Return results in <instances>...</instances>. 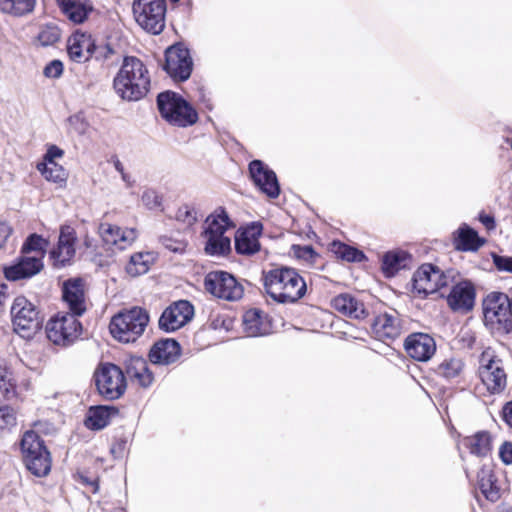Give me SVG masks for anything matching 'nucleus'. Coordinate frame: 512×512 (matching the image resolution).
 <instances>
[{"instance_id":"10","label":"nucleus","mask_w":512,"mask_h":512,"mask_svg":"<svg viewBox=\"0 0 512 512\" xmlns=\"http://www.w3.org/2000/svg\"><path fill=\"white\" fill-rule=\"evenodd\" d=\"M133 14L137 24L154 35L160 34L165 27V0H134Z\"/></svg>"},{"instance_id":"39","label":"nucleus","mask_w":512,"mask_h":512,"mask_svg":"<svg viewBox=\"0 0 512 512\" xmlns=\"http://www.w3.org/2000/svg\"><path fill=\"white\" fill-rule=\"evenodd\" d=\"M330 251L334 253L337 258L348 262H361L365 258V255L360 250L339 241H333L331 243Z\"/></svg>"},{"instance_id":"14","label":"nucleus","mask_w":512,"mask_h":512,"mask_svg":"<svg viewBox=\"0 0 512 512\" xmlns=\"http://www.w3.org/2000/svg\"><path fill=\"white\" fill-rule=\"evenodd\" d=\"M447 285V277L432 264H423L413 275V289L423 297Z\"/></svg>"},{"instance_id":"3","label":"nucleus","mask_w":512,"mask_h":512,"mask_svg":"<svg viewBox=\"0 0 512 512\" xmlns=\"http://www.w3.org/2000/svg\"><path fill=\"white\" fill-rule=\"evenodd\" d=\"M227 211L223 207L216 208L204 222V250L210 256H226L231 251V238L228 230L234 228Z\"/></svg>"},{"instance_id":"57","label":"nucleus","mask_w":512,"mask_h":512,"mask_svg":"<svg viewBox=\"0 0 512 512\" xmlns=\"http://www.w3.org/2000/svg\"><path fill=\"white\" fill-rule=\"evenodd\" d=\"M12 229L9 225H7L4 222H0V248L3 247L4 243L6 242L7 238L11 234Z\"/></svg>"},{"instance_id":"42","label":"nucleus","mask_w":512,"mask_h":512,"mask_svg":"<svg viewBox=\"0 0 512 512\" xmlns=\"http://www.w3.org/2000/svg\"><path fill=\"white\" fill-rule=\"evenodd\" d=\"M463 368V362L458 357H450L449 359H445L439 365V373L447 378H453L459 375Z\"/></svg>"},{"instance_id":"5","label":"nucleus","mask_w":512,"mask_h":512,"mask_svg":"<svg viewBox=\"0 0 512 512\" xmlns=\"http://www.w3.org/2000/svg\"><path fill=\"white\" fill-rule=\"evenodd\" d=\"M149 323V315L145 309L132 307L114 315L109 329L114 337L122 343H134L142 336Z\"/></svg>"},{"instance_id":"54","label":"nucleus","mask_w":512,"mask_h":512,"mask_svg":"<svg viewBox=\"0 0 512 512\" xmlns=\"http://www.w3.org/2000/svg\"><path fill=\"white\" fill-rule=\"evenodd\" d=\"M499 457L506 465L512 464V443L504 442L499 449Z\"/></svg>"},{"instance_id":"20","label":"nucleus","mask_w":512,"mask_h":512,"mask_svg":"<svg viewBox=\"0 0 512 512\" xmlns=\"http://www.w3.org/2000/svg\"><path fill=\"white\" fill-rule=\"evenodd\" d=\"M99 234L106 246L110 249L122 251L131 246L137 238V232L133 228L122 229L118 226L101 223Z\"/></svg>"},{"instance_id":"33","label":"nucleus","mask_w":512,"mask_h":512,"mask_svg":"<svg viewBox=\"0 0 512 512\" xmlns=\"http://www.w3.org/2000/svg\"><path fill=\"white\" fill-rule=\"evenodd\" d=\"M403 345L406 352H436L435 339L428 333H411L405 338Z\"/></svg>"},{"instance_id":"8","label":"nucleus","mask_w":512,"mask_h":512,"mask_svg":"<svg viewBox=\"0 0 512 512\" xmlns=\"http://www.w3.org/2000/svg\"><path fill=\"white\" fill-rule=\"evenodd\" d=\"M93 379L97 392L105 400L120 399L127 390L124 371L112 363H100L94 371Z\"/></svg>"},{"instance_id":"26","label":"nucleus","mask_w":512,"mask_h":512,"mask_svg":"<svg viewBox=\"0 0 512 512\" xmlns=\"http://www.w3.org/2000/svg\"><path fill=\"white\" fill-rule=\"evenodd\" d=\"M63 300L67 303L71 314L81 316L85 310V295L80 279H73L63 284Z\"/></svg>"},{"instance_id":"25","label":"nucleus","mask_w":512,"mask_h":512,"mask_svg":"<svg viewBox=\"0 0 512 512\" xmlns=\"http://www.w3.org/2000/svg\"><path fill=\"white\" fill-rule=\"evenodd\" d=\"M400 331V319L395 312L378 315L372 324V332L375 338L382 342L395 339L400 335Z\"/></svg>"},{"instance_id":"15","label":"nucleus","mask_w":512,"mask_h":512,"mask_svg":"<svg viewBox=\"0 0 512 512\" xmlns=\"http://www.w3.org/2000/svg\"><path fill=\"white\" fill-rule=\"evenodd\" d=\"M194 315V307L187 300H179L167 307L159 318V328L173 332L187 324Z\"/></svg>"},{"instance_id":"34","label":"nucleus","mask_w":512,"mask_h":512,"mask_svg":"<svg viewBox=\"0 0 512 512\" xmlns=\"http://www.w3.org/2000/svg\"><path fill=\"white\" fill-rule=\"evenodd\" d=\"M477 478L479 488L485 498L491 502L497 501L500 498V489L496 485V478L492 470L483 466L479 470Z\"/></svg>"},{"instance_id":"30","label":"nucleus","mask_w":512,"mask_h":512,"mask_svg":"<svg viewBox=\"0 0 512 512\" xmlns=\"http://www.w3.org/2000/svg\"><path fill=\"white\" fill-rule=\"evenodd\" d=\"M333 307L340 313L354 319L367 315L364 304L350 294H340L332 301Z\"/></svg>"},{"instance_id":"48","label":"nucleus","mask_w":512,"mask_h":512,"mask_svg":"<svg viewBox=\"0 0 512 512\" xmlns=\"http://www.w3.org/2000/svg\"><path fill=\"white\" fill-rule=\"evenodd\" d=\"M475 337L471 331H462L455 340V348L459 350L474 349Z\"/></svg>"},{"instance_id":"58","label":"nucleus","mask_w":512,"mask_h":512,"mask_svg":"<svg viewBox=\"0 0 512 512\" xmlns=\"http://www.w3.org/2000/svg\"><path fill=\"white\" fill-rule=\"evenodd\" d=\"M502 415H503V419L507 423V425L512 427V401L508 402L504 405V407L502 409Z\"/></svg>"},{"instance_id":"49","label":"nucleus","mask_w":512,"mask_h":512,"mask_svg":"<svg viewBox=\"0 0 512 512\" xmlns=\"http://www.w3.org/2000/svg\"><path fill=\"white\" fill-rule=\"evenodd\" d=\"M64 66L60 60L50 61L44 68L43 74L47 78H59L63 74Z\"/></svg>"},{"instance_id":"1","label":"nucleus","mask_w":512,"mask_h":512,"mask_svg":"<svg viewBox=\"0 0 512 512\" xmlns=\"http://www.w3.org/2000/svg\"><path fill=\"white\" fill-rule=\"evenodd\" d=\"M113 88L125 101L144 98L150 88V74L143 61L135 56H126L114 77Z\"/></svg>"},{"instance_id":"6","label":"nucleus","mask_w":512,"mask_h":512,"mask_svg":"<svg viewBox=\"0 0 512 512\" xmlns=\"http://www.w3.org/2000/svg\"><path fill=\"white\" fill-rule=\"evenodd\" d=\"M485 326L495 334H507L512 329V299L501 292H492L483 300Z\"/></svg>"},{"instance_id":"37","label":"nucleus","mask_w":512,"mask_h":512,"mask_svg":"<svg viewBox=\"0 0 512 512\" xmlns=\"http://www.w3.org/2000/svg\"><path fill=\"white\" fill-rule=\"evenodd\" d=\"M37 170L48 181L59 184L60 186L66 183L67 173L65 169L55 161L38 163Z\"/></svg>"},{"instance_id":"51","label":"nucleus","mask_w":512,"mask_h":512,"mask_svg":"<svg viewBox=\"0 0 512 512\" xmlns=\"http://www.w3.org/2000/svg\"><path fill=\"white\" fill-rule=\"evenodd\" d=\"M181 354H148L149 360L155 365H169L176 362Z\"/></svg>"},{"instance_id":"35","label":"nucleus","mask_w":512,"mask_h":512,"mask_svg":"<svg viewBox=\"0 0 512 512\" xmlns=\"http://www.w3.org/2000/svg\"><path fill=\"white\" fill-rule=\"evenodd\" d=\"M470 453L477 457H485L491 450V437L487 432H478L466 437L463 441Z\"/></svg>"},{"instance_id":"12","label":"nucleus","mask_w":512,"mask_h":512,"mask_svg":"<svg viewBox=\"0 0 512 512\" xmlns=\"http://www.w3.org/2000/svg\"><path fill=\"white\" fill-rule=\"evenodd\" d=\"M205 290L225 301H238L244 295V287L234 275L222 270L210 271L204 279Z\"/></svg>"},{"instance_id":"43","label":"nucleus","mask_w":512,"mask_h":512,"mask_svg":"<svg viewBox=\"0 0 512 512\" xmlns=\"http://www.w3.org/2000/svg\"><path fill=\"white\" fill-rule=\"evenodd\" d=\"M180 344L173 338H161L154 342L148 352H180Z\"/></svg>"},{"instance_id":"52","label":"nucleus","mask_w":512,"mask_h":512,"mask_svg":"<svg viewBox=\"0 0 512 512\" xmlns=\"http://www.w3.org/2000/svg\"><path fill=\"white\" fill-rule=\"evenodd\" d=\"M293 249L297 258L307 262H313L314 258L317 256L311 246H293Z\"/></svg>"},{"instance_id":"38","label":"nucleus","mask_w":512,"mask_h":512,"mask_svg":"<svg viewBox=\"0 0 512 512\" xmlns=\"http://www.w3.org/2000/svg\"><path fill=\"white\" fill-rule=\"evenodd\" d=\"M35 0H0V11L14 16H22L33 11Z\"/></svg>"},{"instance_id":"55","label":"nucleus","mask_w":512,"mask_h":512,"mask_svg":"<svg viewBox=\"0 0 512 512\" xmlns=\"http://www.w3.org/2000/svg\"><path fill=\"white\" fill-rule=\"evenodd\" d=\"M113 164H114V168L116 169L117 172L120 173L122 180L127 184V186H129V187L132 186L133 180L131 179V176L125 172L124 166L121 163V161L119 159H115L113 161Z\"/></svg>"},{"instance_id":"13","label":"nucleus","mask_w":512,"mask_h":512,"mask_svg":"<svg viewBox=\"0 0 512 512\" xmlns=\"http://www.w3.org/2000/svg\"><path fill=\"white\" fill-rule=\"evenodd\" d=\"M163 68L175 82L188 80L193 70V61L189 50L182 44L169 47L165 53Z\"/></svg>"},{"instance_id":"2","label":"nucleus","mask_w":512,"mask_h":512,"mask_svg":"<svg viewBox=\"0 0 512 512\" xmlns=\"http://www.w3.org/2000/svg\"><path fill=\"white\" fill-rule=\"evenodd\" d=\"M263 280L266 293L281 304L296 303L307 290L304 279L295 269L288 267L268 271Z\"/></svg>"},{"instance_id":"9","label":"nucleus","mask_w":512,"mask_h":512,"mask_svg":"<svg viewBox=\"0 0 512 512\" xmlns=\"http://www.w3.org/2000/svg\"><path fill=\"white\" fill-rule=\"evenodd\" d=\"M14 331L23 339L32 340L42 325V318L36 306L24 296L14 299L11 307Z\"/></svg>"},{"instance_id":"19","label":"nucleus","mask_w":512,"mask_h":512,"mask_svg":"<svg viewBox=\"0 0 512 512\" xmlns=\"http://www.w3.org/2000/svg\"><path fill=\"white\" fill-rule=\"evenodd\" d=\"M76 241V233L72 227H61L58 243L56 247L50 251V258L53 261L54 267L62 268L71 263L76 253Z\"/></svg>"},{"instance_id":"56","label":"nucleus","mask_w":512,"mask_h":512,"mask_svg":"<svg viewBox=\"0 0 512 512\" xmlns=\"http://www.w3.org/2000/svg\"><path fill=\"white\" fill-rule=\"evenodd\" d=\"M63 156V150H61L59 147L52 145L48 148L45 156H44V162H50L55 161V158H60Z\"/></svg>"},{"instance_id":"31","label":"nucleus","mask_w":512,"mask_h":512,"mask_svg":"<svg viewBox=\"0 0 512 512\" xmlns=\"http://www.w3.org/2000/svg\"><path fill=\"white\" fill-rule=\"evenodd\" d=\"M483 243L484 241L478 236V233L466 224L454 232V246L457 250L476 251Z\"/></svg>"},{"instance_id":"29","label":"nucleus","mask_w":512,"mask_h":512,"mask_svg":"<svg viewBox=\"0 0 512 512\" xmlns=\"http://www.w3.org/2000/svg\"><path fill=\"white\" fill-rule=\"evenodd\" d=\"M56 3L62 13L75 24L83 23L93 10L89 0H56Z\"/></svg>"},{"instance_id":"45","label":"nucleus","mask_w":512,"mask_h":512,"mask_svg":"<svg viewBox=\"0 0 512 512\" xmlns=\"http://www.w3.org/2000/svg\"><path fill=\"white\" fill-rule=\"evenodd\" d=\"M176 219L189 226L193 225L197 221V213L195 209L187 204L182 205L176 212Z\"/></svg>"},{"instance_id":"27","label":"nucleus","mask_w":512,"mask_h":512,"mask_svg":"<svg viewBox=\"0 0 512 512\" xmlns=\"http://www.w3.org/2000/svg\"><path fill=\"white\" fill-rule=\"evenodd\" d=\"M118 414L119 409L112 405L91 406L87 412L85 425L91 430H101Z\"/></svg>"},{"instance_id":"46","label":"nucleus","mask_w":512,"mask_h":512,"mask_svg":"<svg viewBox=\"0 0 512 512\" xmlns=\"http://www.w3.org/2000/svg\"><path fill=\"white\" fill-rule=\"evenodd\" d=\"M162 245L169 251L174 253H183L187 247V241L184 239H175L168 236H162L160 238Z\"/></svg>"},{"instance_id":"4","label":"nucleus","mask_w":512,"mask_h":512,"mask_svg":"<svg viewBox=\"0 0 512 512\" xmlns=\"http://www.w3.org/2000/svg\"><path fill=\"white\" fill-rule=\"evenodd\" d=\"M22 459L27 470L36 477H45L51 471L52 457L44 440L33 430H27L20 441Z\"/></svg>"},{"instance_id":"41","label":"nucleus","mask_w":512,"mask_h":512,"mask_svg":"<svg viewBox=\"0 0 512 512\" xmlns=\"http://www.w3.org/2000/svg\"><path fill=\"white\" fill-rule=\"evenodd\" d=\"M59 28L54 24H48L41 27L37 39L42 46H50L60 39Z\"/></svg>"},{"instance_id":"24","label":"nucleus","mask_w":512,"mask_h":512,"mask_svg":"<svg viewBox=\"0 0 512 512\" xmlns=\"http://www.w3.org/2000/svg\"><path fill=\"white\" fill-rule=\"evenodd\" d=\"M262 233L261 224L252 223L251 225L240 229L235 235V249L237 253L243 255H252L259 251V237Z\"/></svg>"},{"instance_id":"32","label":"nucleus","mask_w":512,"mask_h":512,"mask_svg":"<svg viewBox=\"0 0 512 512\" xmlns=\"http://www.w3.org/2000/svg\"><path fill=\"white\" fill-rule=\"evenodd\" d=\"M410 255L403 250L389 251L383 255L382 271L387 277H393L396 273L408 266Z\"/></svg>"},{"instance_id":"28","label":"nucleus","mask_w":512,"mask_h":512,"mask_svg":"<svg viewBox=\"0 0 512 512\" xmlns=\"http://www.w3.org/2000/svg\"><path fill=\"white\" fill-rule=\"evenodd\" d=\"M243 327L249 337L266 335L271 330L267 315L259 309H250L244 313Z\"/></svg>"},{"instance_id":"36","label":"nucleus","mask_w":512,"mask_h":512,"mask_svg":"<svg viewBox=\"0 0 512 512\" xmlns=\"http://www.w3.org/2000/svg\"><path fill=\"white\" fill-rule=\"evenodd\" d=\"M154 259V255L150 252H138L133 254L125 268L127 274L136 277L147 273Z\"/></svg>"},{"instance_id":"21","label":"nucleus","mask_w":512,"mask_h":512,"mask_svg":"<svg viewBox=\"0 0 512 512\" xmlns=\"http://www.w3.org/2000/svg\"><path fill=\"white\" fill-rule=\"evenodd\" d=\"M42 268L40 257L22 254L14 264L4 268V275L10 281H17L36 275Z\"/></svg>"},{"instance_id":"59","label":"nucleus","mask_w":512,"mask_h":512,"mask_svg":"<svg viewBox=\"0 0 512 512\" xmlns=\"http://www.w3.org/2000/svg\"><path fill=\"white\" fill-rule=\"evenodd\" d=\"M410 359L417 361V362H428L433 354H408Z\"/></svg>"},{"instance_id":"11","label":"nucleus","mask_w":512,"mask_h":512,"mask_svg":"<svg viewBox=\"0 0 512 512\" xmlns=\"http://www.w3.org/2000/svg\"><path fill=\"white\" fill-rule=\"evenodd\" d=\"M78 315L71 313L57 314L46 324V337L53 344L68 347L79 339L82 325Z\"/></svg>"},{"instance_id":"7","label":"nucleus","mask_w":512,"mask_h":512,"mask_svg":"<svg viewBox=\"0 0 512 512\" xmlns=\"http://www.w3.org/2000/svg\"><path fill=\"white\" fill-rule=\"evenodd\" d=\"M157 106L161 116L175 126L187 127L198 119L196 110L183 97L172 91L161 92L157 96Z\"/></svg>"},{"instance_id":"44","label":"nucleus","mask_w":512,"mask_h":512,"mask_svg":"<svg viewBox=\"0 0 512 512\" xmlns=\"http://www.w3.org/2000/svg\"><path fill=\"white\" fill-rule=\"evenodd\" d=\"M16 425V414L12 407H0V429H10Z\"/></svg>"},{"instance_id":"47","label":"nucleus","mask_w":512,"mask_h":512,"mask_svg":"<svg viewBox=\"0 0 512 512\" xmlns=\"http://www.w3.org/2000/svg\"><path fill=\"white\" fill-rule=\"evenodd\" d=\"M142 203L150 210L157 209L162 204V198L157 191L147 189L141 196Z\"/></svg>"},{"instance_id":"22","label":"nucleus","mask_w":512,"mask_h":512,"mask_svg":"<svg viewBox=\"0 0 512 512\" xmlns=\"http://www.w3.org/2000/svg\"><path fill=\"white\" fill-rule=\"evenodd\" d=\"M126 379L128 378L132 383L142 387L148 388L154 381L153 373L148 367L147 361L138 355H130L129 359L125 362Z\"/></svg>"},{"instance_id":"60","label":"nucleus","mask_w":512,"mask_h":512,"mask_svg":"<svg viewBox=\"0 0 512 512\" xmlns=\"http://www.w3.org/2000/svg\"><path fill=\"white\" fill-rule=\"evenodd\" d=\"M480 220L488 229H491L494 227V219L491 216H488V215L481 216Z\"/></svg>"},{"instance_id":"16","label":"nucleus","mask_w":512,"mask_h":512,"mask_svg":"<svg viewBox=\"0 0 512 512\" xmlns=\"http://www.w3.org/2000/svg\"><path fill=\"white\" fill-rule=\"evenodd\" d=\"M482 354L479 374L483 384L490 393H501L507 384L506 373L502 367L501 360L496 357L486 358Z\"/></svg>"},{"instance_id":"40","label":"nucleus","mask_w":512,"mask_h":512,"mask_svg":"<svg viewBox=\"0 0 512 512\" xmlns=\"http://www.w3.org/2000/svg\"><path fill=\"white\" fill-rule=\"evenodd\" d=\"M48 246V242L38 234H31L23 243L21 248V254L30 256V253H34L33 256L42 257Z\"/></svg>"},{"instance_id":"53","label":"nucleus","mask_w":512,"mask_h":512,"mask_svg":"<svg viewBox=\"0 0 512 512\" xmlns=\"http://www.w3.org/2000/svg\"><path fill=\"white\" fill-rule=\"evenodd\" d=\"M493 263L498 270L512 273V257L493 255Z\"/></svg>"},{"instance_id":"17","label":"nucleus","mask_w":512,"mask_h":512,"mask_svg":"<svg viewBox=\"0 0 512 512\" xmlns=\"http://www.w3.org/2000/svg\"><path fill=\"white\" fill-rule=\"evenodd\" d=\"M249 173L255 186L267 197L275 199L280 194L277 176L266 164L260 160H253L249 164Z\"/></svg>"},{"instance_id":"50","label":"nucleus","mask_w":512,"mask_h":512,"mask_svg":"<svg viewBox=\"0 0 512 512\" xmlns=\"http://www.w3.org/2000/svg\"><path fill=\"white\" fill-rule=\"evenodd\" d=\"M93 54L97 61H108L116 54V51L110 44L100 46L95 45Z\"/></svg>"},{"instance_id":"18","label":"nucleus","mask_w":512,"mask_h":512,"mask_svg":"<svg viewBox=\"0 0 512 512\" xmlns=\"http://www.w3.org/2000/svg\"><path fill=\"white\" fill-rule=\"evenodd\" d=\"M476 290L472 282L460 281L451 287L447 296L449 308L459 314H467L475 306Z\"/></svg>"},{"instance_id":"23","label":"nucleus","mask_w":512,"mask_h":512,"mask_svg":"<svg viewBox=\"0 0 512 512\" xmlns=\"http://www.w3.org/2000/svg\"><path fill=\"white\" fill-rule=\"evenodd\" d=\"M95 43L92 37L85 33H74L67 40V53L76 63H85L93 55Z\"/></svg>"}]
</instances>
